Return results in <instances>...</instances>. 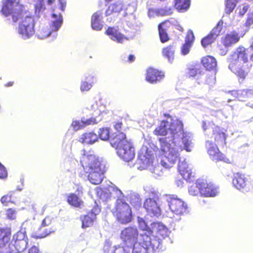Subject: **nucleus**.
Wrapping results in <instances>:
<instances>
[{"mask_svg": "<svg viewBox=\"0 0 253 253\" xmlns=\"http://www.w3.org/2000/svg\"><path fill=\"white\" fill-rule=\"evenodd\" d=\"M0 12L13 23L18 22L17 32L23 39H29L34 35V16L24 5L20 3V0H2Z\"/></svg>", "mask_w": 253, "mask_h": 253, "instance_id": "1", "label": "nucleus"}, {"mask_svg": "<svg viewBox=\"0 0 253 253\" xmlns=\"http://www.w3.org/2000/svg\"><path fill=\"white\" fill-rule=\"evenodd\" d=\"M98 135L103 140H110L112 147L116 150L118 155L124 161L129 162L135 156V149L131 139H127L126 135L123 132L115 133L110 137V128H100Z\"/></svg>", "mask_w": 253, "mask_h": 253, "instance_id": "2", "label": "nucleus"}, {"mask_svg": "<svg viewBox=\"0 0 253 253\" xmlns=\"http://www.w3.org/2000/svg\"><path fill=\"white\" fill-rule=\"evenodd\" d=\"M181 138L183 146L180 145L175 147L174 144L169 143L166 138H159L160 151L162 156L161 164L166 169L172 167L180 160L179 150H186L187 152L191 151L190 146L191 141L186 132L183 133Z\"/></svg>", "mask_w": 253, "mask_h": 253, "instance_id": "3", "label": "nucleus"}, {"mask_svg": "<svg viewBox=\"0 0 253 253\" xmlns=\"http://www.w3.org/2000/svg\"><path fill=\"white\" fill-rule=\"evenodd\" d=\"M229 69L236 75L239 82H243L250 73L252 64L250 62L248 49L243 46L237 47L227 59Z\"/></svg>", "mask_w": 253, "mask_h": 253, "instance_id": "4", "label": "nucleus"}, {"mask_svg": "<svg viewBox=\"0 0 253 253\" xmlns=\"http://www.w3.org/2000/svg\"><path fill=\"white\" fill-rule=\"evenodd\" d=\"M162 239L158 236L146 234L141 235L138 241L133 245L132 253H150L159 252L162 250Z\"/></svg>", "mask_w": 253, "mask_h": 253, "instance_id": "5", "label": "nucleus"}, {"mask_svg": "<svg viewBox=\"0 0 253 253\" xmlns=\"http://www.w3.org/2000/svg\"><path fill=\"white\" fill-rule=\"evenodd\" d=\"M138 223L139 228L144 231L151 232V235L161 237L163 239L167 237L168 229L165 225L161 222H151L150 225L143 218L138 217Z\"/></svg>", "mask_w": 253, "mask_h": 253, "instance_id": "6", "label": "nucleus"}, {"mask_svg": "<svg viewBox=\"0 0 253 253\" xmlns=\"http://www.w3.org/2000/svg\"><path fill=\"white\" fill-rule=\"evenodd\" d=\"M80 163L85 172L101 168V164L98 158L90 151H84L81 157Z\"/></svg>", "mask_w": 253, "mask_h": 253, "instance_id": "7", "label": "nucleus"}, {"mask_svg": "<svg viewBox=\"0 0 253 253\" xmlns=\"http://www.w3.org/2000/svg\"><path fill=\"white\" fill-rule=\"evenodd\" d=\"M223 22L220 20L210 33L202 39L201 43L204 48H206L214 42L218 37L221 34L223 29Z\"/></svg>", "mask_w": 253, "mask_h": 253, "instance_id": "8", "label": "nucleus"}, {"mask_svg": "<svg viewBox=\"0 0 253 253\" xmlns=\"http://www.w3.org/2000/svg\"><path fill=\"white\" fill-rule=\"evenodd\" d=\"M206 146L207 153L212 161L215 162H223L228 164L230 163V160L220 151L217 145L208 140L206 142Z\"/></svg>", "mask_w": 253, "mask_h": 253, "instance_id": "9", "label": "nucleus"}, {"mask_svg": "<svg viewBox=\"0 0 253 253\" xmlns=\"http://www.w3.org/2000/svg\"><path fill=\"white\" fill-rule=\"evenodd\" d=\"M197 187L201 195L205 197H215L218 193V188L211 182L206 180H198Z\"/></svg>", "mask_w": 253, "mask_h": 253, "instance_id": "10", "label": "nucleus"}, {"mask_svg": "<svg viewBox=\"0 0 253 253\" xmlns=\"http://www.w3.org/2000/svg\"><path fill=\"white\" fill-rule=\"evenodd\" d=\"M138 233L136 228L128 227L123 229L120 234V238L124 245L130 248L137 242Z\"/></svg>", "mask_w": 253, "mask_h": 253, "instance_id": "11", "label": "nucleus"}, {"mask_svg": "<svg viewBox=\"0 0 253 253\" xmlns=\"http://www.w3.org/2000/svg\"><path fill=\"white\" fill-rule=\"evenodd\" d=\"M111 210L118 221L122 224H126L131 221L132 215L130 207H113Z\"/></svg>", "mask_w": 253, "mask_h": 253, "instance_id": "12", "label": "nucleus"}, {"mask_svg": "<svg viewBox=\"0 0 253 253\" xmlns=\"http://www.w3.org/2000/svg\"><path fill=\"white\" fill-rule=\"evenodd\" d=\"M195 36L192 30L189 29L187 31L185 37V41L181 47V53L182 55L188 54L195 41Z\"/></svg>", "mask_w": 253, "mask_h": 253, "instance_id": "13", "label": "nucleus"}, {"mask_svg": "<svg viewBox=\"0 0 253 253\" xmlns=\"http://www.w3.org/2000/svg\"><path fill=\"white\" fill-rule=\"evenodd\" d=\"M164 77V74L153 68H149L146 71V80L151 84H156Z\"/></svg>", "mask_w": 253, "mask_h": 253, "instance_id": "14", "label": "nucleus"}, {"mask_svg": "<svg viewBox=\"0 0 253 253\" xmlns=\"http://www.w3.org/2000/svg\"><path fill=\"white\" fill-rule=\"evenodd\" d=\"M105 34L108 36L112 40L119 43H122L124 40H127L124 35L120 33L119 30L114 27H108Z\"/></svg>", "mask_w": 253, "mask_h": 253, "instance_id": "15", "label": "nucleus"}, {"mask_svg": "<svg viewBox=\"0 0 253 253\" xmlns=\"http://www.w3.org/2000/svg\"><path fill=\"white\" fill-rule=\"evenodd\" d=\"M101 211L100 207H94L91 210V212L89 215H84L81 217V220L82 222V227L85 228L90 227L93 225V219L96 215L98 214Z\"/></svg>", "mask_w": 253, "mask_h": 253, "instance_id": "16", "label": "nucleus"}, {"mask_svg": "<svg viewBox=\"0 0 253 253\" xmlns=\"http://www.w3.org/2000/svg\"><path fill=\"white\" fill-rule=\"evenodd\" d=\"M240 39L239 34L235 31H232L223 37L221 41L225 47H230L238 42Z\"/></svg>", "mask_w": 253, "mask_h": 253, "instance_id": "17", "label": "nucleus"}, {"mask_svg": "<svg viewBox=\"0 0 253 253\" xmlns=\"http://www.w3.org/2000/svg\"><path fill=\"white\" fill-rule=\"evenodd\" d=\"M212 137H213L216 145L219 146L226 145V134L218 126H215L213 129Z\"/></svg>", "mask_w": 253, "mask_h": 253, "instance_id": "18", "label": "nucleus"}, {"mask_svg": "<svg viewBox=\"0 0 253 253\" xmlns=\"http://www.w3.org/2000/svg\"><path fill=\"white\" fill-rule=\"evenodd\" d=\"M178 170L184 179L187 181L191 180V178L193 177L191 169L185 161L179 162Z\"/></svg>", "mask_w": 253, "mask_h": 253, "instance_id": "19", "label": "nucleus"}, {"mask_svg": "<svg viewBox=\"0 0 253 253\" xmlns=\"http://www.w3.org/2000/svg\"><path fill=\"white\" fill-rule=\"evenodd\" d=\"M88 173V179L93 184H100L103 179V172L101 168L97 170H93L86 172Z\"/></svg>", "mask_w": 253, "mask_h": 253, "instance_id": "20", "label": "nucleus"}, {"mask_svg": "<svg viewBox=\"0 0 253 253\" xmlns=\"http://www.w3.org/2000/svg\"><path fill=\"white\" fill-rule=\"evenodd\" d=\"M248 179L244 174L236 173L232 180V183L237 189L241 190L246 187L248 184Z\"/></svg>", "mask_w": 253, "mask_h": 253, "instance_id": "21", "label": "nucleus"}, {"mask_svg": "<svg viewBox=\"0 0 253 253\" xmlns=\"http://www.w3.org/2000/svg\"><path fill=\"white\" fill-rule=\"evenodd\" d=\"M102 18V12L101 11H97L93 14L91 17V25L93 30L100 31L102 29L103 25L100 22Z\"/></svg>", "mask_w": 253, "mask_h": 253, "instance_id": "22", "label": "nucleus"}, {"mask_svg": "<svg viewBox=\"0 0 253 253\" xmlns=\"http://www.w3.org/2000/svg\"><path fill=\"white\" fill-rule=\"evenodd\" d=\"M175 45L174 43L168 45L162 49L163 56L167 58L169 62H172L174 58Z\"/></svg>", "mask_w": 253, "mask_h": 253, "instance_id": "23", "label": "nucleus"}, {"mask_svg": "<svg viewBox=\"0 0 253 253\" xmlns=\"http://www.w3.org/2000/svg\"><path fill=\"white\" fill-rule=\"evenodd\" d=\"M168 129L173 135L182 134L183 131V125L182 123L178 120L172 121L170 123H169Z\"/></svg>", "mask_w": 253, "mask_h": 253, "instance_id": "24", "label": "nucleus"}, {"mask_svg": "<svg viewBox=\"0 0 253 253\" xmlns=\"http://www.w3.org/2000/svg\"><path fill=\"white\" fill-rule=\"evenodd\" d=\"M201 62L202 65L208 71L214 69L217 65L215 58L211 55H207L202 57Z\"/></svg>", "mask_w": 253, "mask_h": 253, "instance_id": "25", "label": "nucleus"}, {"mask_svg": "<svg viewBox=\"0 0 253 253\" xmlns=\"http://www.w3.org/2000/svg\"><path fill=\"white\" fill-rule=\"evenodd\" d=\"M98 140L97 135L94 132H89L83 134L79 141L83 144H92Z\"/></svg>", "mask_w": 253, "mask_h": 253, "instance_id": "26", "label": "nucleus"}, {"mask_svg": "<svg viewBox=\"0 0 253 253\" xmlns=\"http://www.w3.org/2000/svg\"><path fill=\"white\" fill-rule=\"evenodd\" d=\"M123 5L122 3L115 2L110 4L105 11V16H108L112 14L118 15L123 10Z\"/></svg>", "mask_w": 253, "mask_h": 253, "instance_id": "27", "label": "nucleus"}, {"mask_svg": "<svg viewBox=\"0 0 253 253\" xmlns=\"http://www.w3.org/2000/svg\"><path fill=\"white\" fill-rule=\"evenodd\" d=\"M1 203L5 206L15 205L17 202V196L15 192L10 191L7 194L3 196L0 199Z\"/></svg>", "mask_w": 253, "mask_h": 253, "instance_id": "28", "label": "nucleus"}, {"mask_svg": "<svg viewBox=\"0 0 253 253\" xmlns=\"http://www.w3.org/2000/svg\"><path fill=\"white\" fill-rule=\"evenodd\" d=\"M169 122L163 120L161 122L160 125L157 127L153 131L157 136H165L168 133Z\"/></svg>", "mask_w": 253, "mask_h": 253, "instance_id": "29", "label": "nucleus"}, {"mask_svg": "<svg viewBox=\"0 0 253 253\" xmlns=\"http://www.w3.org/2000/svg\"><path fill=\"white\" fill-rule=\"evenodd\" d=\"M14 244H10L11 249L14 252L12 253H21L23 252L27 248L28 241L22 240L20 241H14Z\"/></svg>", "mask_w": 253, "mask_h": 253, "instance_id": "30", "label": "nucleus"}, {"mask_svg": "<svg viewBox=\"0 0 253 253\" xmlns=\"http://www.w3.org/2000/svg\"><path fill=\"white\" fill-rule=\"evenodd\" d=\"M190 0H174V7L178 11H185L190 7Z\"/></svg>", "mask_w": 253, "mask_h": 253, "instance_id": "31", "label": "nucleus"}, {"mask_svg": "<svg viewBox=\"0 0 253 253\" xmlns=\"http://www.w3.org/2000/svg\"><path fill=\"white\" fill-rule=\"evenodd\" d=\"M166 200L169 206H184L185 204V202L182 199L178 197V196L175 195H166Z\"/></svg>", "mask_w": 253, "mask_h": 253, "instance_id": "32", "label": "nucleus"}, {"mask_svg": "<svg viewBox=\"0 0 253 253\" xmlns=\"http://www.w3.org/2000/svg\"><path fill=\"white\" fill-rule=\"evenodd\" d=\"M167 210L168 216L171 218L174 217L173 214L175 215H181L185 212L187 207H168Z\"/></svg>", "mask_w": 253, "mask_h": 253, "instance_id": "33", "label": "nucleus"}, {"mask_svg": "<svg viewBox=\"0 0 253 253\" xmlns=\"http://www.w3.org/2000/svg\"><path fill=\"white\" fill-rule=\"evenodd\" d=\"M67 201L70 206H81L83 204L82 200L75 193H70L67 196Z\"/></svg>", "mask_w": 253, "mask_h": 253, "instance_id": "34", "label": "nucleus"}, {"mask_svg": "<svg viewBox=\"0 0 253 253\" xmlns=\"http://www.w3.org/2000/svg\"><path fill=\"white\" fill-rule=\"evenodd\" d=\"M159 197L155 192H152L148 198L144 202V206H156L159 204Z\"/></svg>", "mask_w": 253, "mask_h": 253, "instance_id": "35", "label": "nucleus"}, {"mask_svg": "<svg viewBox=\"0 0 253 253\" xmlns=\"http://www.w3.org/2000/svg\"><path fill=\"white\" fill-rule=\"evenodd\" d=\"M143 208L147 212V215L151 217H158L161 214L160 207H143Z\"/></svg>", "mask_w": 253, "mask_h": 253, "instance_id": "36", "label": "nucleus"}, {"mask_svg": "<svg viewBox=\"0 0 253 253\" xmlns=\"http://www.w3.org/2000/svg\"><path fill=\"white\" fill-rule=\"evenodd\" d=\"M165 22H162L158 25L159 35L161 42L165 43L169 40V38L165 29L162 27V24Z\"/></svg>", "mask_w": 253, "mask_h": 253, "instance_id": "37", "label": "nucleus"}, {"mask_svg": "<svg viewBox=\"0 0 253 253\" xmlns=\"http://www.w3.org/2000/svg\"><path fill=\"white\" fill-rule=\"evenodd\" d=\"M248 91L246 90H233L231 94L237 98L239 100L245 101L248 97Z\"/></svg>", "mask_w": 253, "mask_h": 253, "instance_id": "38", "label": "nucleus"}, {"mask_svg": "<svg viewBox=\"0 0 253 253\" xmlns=\"http://www.w3.org/2000/svg\"><path fill=\"white\" fill-rule=\"evenodd\" d=\"M52 16L53 18H56L52 23V27L55 31H57L62 23V18L61 14H59L58 16L54 13L52 14Z\"/></svg>", "mask_w": 253, "mask_h": 253, "instance_id": "39", "label": "nucleus"}, {"mask_svg": "<svg viewBox=\"0 0 253 253\" xmlns=\"http://www.w3.org/2000/svg\"><path fill=\"white\" fill-rule=\"evenodd\" d=\"M240 0H227L225 4V11L226 13L230 14L234 9L237 2Z\"/></svg>", "mask_w": 253, "mask_h": 253, "instance_id": "40", "label": "nucleus"}, {"mask_svg": "<svg viewBox=\"0 0 253 253\" xmlns=\"http://www.w3.org/2000/svg\"><path fill=\"white\" fill-rule=\"evenodd\" d=\"M13 240L14 241H20L22 240L28 241V238L26 234L25 229H21L16 234L13 236Z\"/></svg>", "mask_w": 253, "mask_h": 253, "instance_id": "41", "label": "nucleus"}, {"mask_svg": "<svg viewBox=\"0 0 253 253\" xmlns=\"http://www.w3.org/2000/svg\"><path fill=\"white\" fill-rule=\"evenodd\" d=\"M202 74V71L199 68L193 67L189 68L188 69L187 73V76L189 77H194L197 75H201Z\"/></svg>", "mask_w": 253, "mask_h": 253, "instance_id": "42", "label": "nucleus"}, {"mask_svg": "<svg viewBox=\"0 0 253 253\" xmlns=\"http://www.w3.org/2000/svg\"><path fill=\"white\" fill-rule=\"evenodd\" d=\"M114 253H131V249L130 247L123 246H115Z\"/></svg>", "mask_w": 253, "mask_h": 253, "instance_id": "43", "label": "nucleus"}, {"mask_svg": "<svg viewBox=\"0 0 253 253\" xmlns=\"http://www.w3.org/2000/svg\"><path fill=\"white\" fill-rule=\"evenodd\" d=\"M159 12L163 16L170 15L173 13V8L171 7H165L159 9Z\"/></svg>", "mask_w": 253, "mask_h": 253, "instance_id": "44", "label": "nucleus"}, {"mask_svg": "<svg viewBox=\"0 0 253 253\" xmlns=\"http://www.w3.org/2000/svg\"><path fill=\"white\" fill-rule=\"evenodd\" d=\"M7 217L10 219H14L16 216V211L13 208H9L6 211Z\"/></svg>", "mask_w": 253, "mask_h": 253, "instance_id": "45", "label": "nucleus"}, {"mask_svg": "<svg viewBox=\"0 0 253 253\" xmlns=\"http://www.w3.org/2000/svg\"><path fill=\"white\" fill-rule=\"evenodd\" d=\"M92 85L91 83H88L86 81L82 82L81 84V90L83 92L88 91L91 87Z\"/></svg>", "mask_w": 253, "mask_h": 253, "instance_id": "46", "label": "nucleus"}, {"mask_svg": "<svg viewBox=\"0 0 253 253\" xmlns=\"http://www.w3.org/2000/svg\"><path fill=\"white\" fill-rule=\"evenodd\" d=\"M7 176V171L3 165L0 163V178L4 179Z\"/></svg>", "mask_w": 253, "mask_h": 253, "instance_id": "47", "label": "nucleus"}, {"mask_svg": "<svg viewBox=\"0 0 253 253\" xmlns=\"http://www.w3.org/2000/svg\"><path fill=\"white\" fill-rule=\"evenodd\" d=\"M84 126L88 125H95L97 123V121L95 118L91 117L89 119H86L85 121H82Z\"/></svg>", "mask_w": 253, "mask_h": 253, "instance_id": "48", "label": "nucleus"}, {"mask_svg": "<svg viewBox=\"0 0 253 253\" xmlns=\"http://www.w3.org/2000/svg\"><path fill=\"white\" fill-rule=\"evenodd\" d=\"M198 189V187H197V182H196V185L194 186V185H192L191 186H190L189 188V193H190V195H192V196H196L197 195L198 193H199V190L198 191L197 190Z\"/></svg>", "mask_w": 253, "mask_h": 253, "instance_id": "49", "label": "nucleus"}, {"mask_svg": "<svg viewBox=\"0 0 253 253\" xmlns=\"http://www.w3.org/2000/svg\"><path fill=\"white\" fill-rule=\"evenodd\" d=\"M50 32L48 30L43 29L39 31V36L41 37L42 39L47 37L50 35Z\"/></svg>", "mask_w": 253, "mask_h": 253, "instance_id": "50", "label": "nucleus"}, {"mask_svg": "<svg viewBox=\"0 0 253 253\" xmlns=\"http://www.w3.org/2000/svg\"><path fill=\"white\" fill-rule=\"evenodd\" d=\"M72 126L74 128H75L76 129H81L84 127V124H83L82 123L81 124L79 121H74L72 124Z\"/></svg>", "mask_w": 253, "mask_h": 253, "instance_id": "51", "label": "nucleus"}, {"mask_svg": "<svg viewBox=\"0 0 253 253\" xmlns=\"http://www.w3.org/2000/svg\"><path fill=\"white\" fill-rule=\"evenodd\" d=\"M253 24V12L250 13L246 22V25L249 26Z\"/></svg>", "mask_w": 253, "mask_h": 253, "instance_id": "52", "label": "nucleus"}, {"mask_svg": "<svg viewBox=\"0 0 253 253\" xmlns=\"http://www.w3.org/2000/svg\"><path fill=\"white\" fill-rule=\"evenodd\" d=\"M123 123L121 121H118L115 122L113 126L114 128L117 131H120L123 127Z\"/></svg>", "mask_w": 253, "mask_h": 253, "instance_id": "53", "label": "nucleus"}, {"mask_svg": "<svg viewBox=\"0 0 253 253\" xmlns=\"http://www.w3.org/2000/svg\"><path fill=\"white\" fill-rule=\"evenodd\" d=\"M51 223V219L49 217H46L42 222V226H48Z\"/></svg>", "mask_w": 253, "mask_h": 253, "instance_id": "54", "label": "nucleus"}, {"mask_svg": "<svg viewBox=\"0 0 253 253\" xmlns=\"http://www.w3.org/2000/svg\"><path fill=\"white\" fill-rule=\"evenodd\" d=\"M29 253H39V250L37 247L33 246L29 250Z\"/></svg>", "mask_w": 253, "mask_h": 253, "instance_id": "55", "label": "nucleus"}, {"mask_svg": "<svg viewBox=\"0 0 253 253\" xmlns=\"http://www.w3.org/2000/svg\"><path fill=\"white\" fill-rule=\"evenodd\" d=\"M135 59V57L134 55L130 54L128 57L127 61L129 63H131L134 61Z\"/></svg>", "mask_w": 253, "mask_h": 253, "instance_id": "56", "label": "nucleus"}, {"mask_svg": "<svg viewBox=\"0 0 253 253\" xmlns=\"http://www.w3.org/2000/svg\"><path fill=\"white\" fill-rule=\"evenodd\" d=\"M247 10H248V7L246 6H244L243 8V12L240 11L239 14L241 15H243L247 11Z\"/></svg>", "mask_w": 253, "mask_h": 253, "instance_id": "57", "label": "nucleus"}, {"mask_svg": "<svg viewBox=\"0 0 253 253\" xmlns=\"http://www.w3.org/2000/svg\"><path fill=\"white\" fill-rule=\"evenodd\" d=\"M202 127H203V129L204 130H206L208 129V126L207 125L206 122H203V123H202Z\"/></svg>", "mask_w": 253, "mask_h": 253, "instance_id": "58", "label": "nucleus"}, {"mask_svg": "<svg viewBox=\"0 0 253 253\" xmlns=\"http://www.w3.org/2000/svg\"><path fill=\"white\" fill-rule=\"evenodd\" d=\"M14 84V82H12V81H10V82H9L8 83H7L6 84H5V86L6 87H10V86H11L13 85Z\"/></svg>", "mask_w": 253, "mask_h": 253, "instance_id": "59", "label": "nucleus"}, {"mask_svg": "<svg viewBox=\"0 0 253 253\" xmlns=\"http://www.w3.org/2000/svg\"><path fill=\"white\" fill-rule=\"evenodd\" d=\"M54 1V0H47L48 3L49 4H51Z\"/></svg>", "mask_w": 253, "mask_h": 253, "instance_id": "60", "label": "nucleus"}, {"mask_svg": "<svg viewBox=\"0 0 253 253\" xmlns=\"http://www.w3.org/2000/svg\"><path fill=\"white\" fill-rule=\"evenodd\" d=\"M179 28L178 30L180 31L181 32H183L184 31V29L180 26H179Z\"/></svg>", "mask_w": 253, "mask_h": 253, "instance_id": "61", "label": "nucleus"}, {"mask_svg": "<svg viewBox=\"0 0 253 253\" xmlns=\"http://www.w3.org/2000/svg\"><path fill=\"white\" fill-rule=\"evenodd\" d=\"M49 234V233H46V234H45L44 236L45 237V236H46V235H48V234Z\"/></svg>", "mask_w": 253, "mask_h": 253, "instance_id": "62", "label": "nucleus"}, {"mask_svg": "<svg viewBox=\"0 0 253 253\" xmlns=\"http://www.w3.org/2000/svg\"><path fill=\"white\" fill-rule=\"evenodd\" d=\"M62 10H64V9H63V6H62Z\"/></svg>", "mask_w": 253, "mask_h": 253, "instance_id": "63", "label": "nucleus"}]
</instances>
